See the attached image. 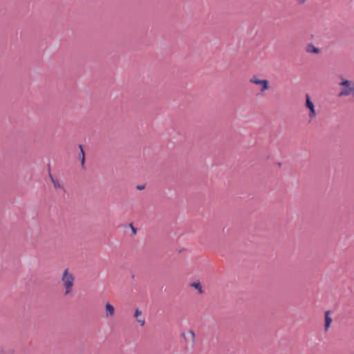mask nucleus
Listing matches in <instances>:
<instances>
[{"label": "nucleus", "instance_id": "9d476101", "mask_svg": "<svg viewBox=\"0 0 354 354\" xmlns=\"http://www.w3.org/2000/svg\"><path fill=\"white\" fill-rule=\"evenodd\" d=\"M50 178H51V181L53 184V186L56 189L63 188L62 185H61V183L59 182L58 180L53 178L52 176H50Z\"/></svg>", "mask_w": 354, "mask_h": 354}, {"label": "nucleus", "instance_id": "7ed1b4c3", "mask_svg": "<svg viewBox=\"0 0 354 354\" xmlns=\"http://www.w3.org/2000/svg\"><path fill=\"white\" fill-rule=\"evenodd\" d=\"M306 102L305 107L308 110V118L311 121L317 116V111L315 109V105L314 102L311 100V97L308 94L305 95Z\"/></svg>", "mask_w": 354, "mask_h": 354}, {"label": "nucleus", "instance_id": "4468645a", "mask_svg": "<svg viewBox=\"0 0 354 354\" xmlns=\"http://www.w3.org/2000/svg\"><path fill=\"white\" fill-rule=\"evenodd\" d=\"M144 188H145V187H144V186H138V187H137V189H139V190H142V189H143Z\"/></svg>", "mask_w": 354, "mask_h": 354}, {"label": "nucleus", "instance_id": "ddd939ff", "mask_svg": "<svg viewBox=\"0 0 354 354\" xmlns=\"http://www.w3.org/2000/svg\"><path fill=\"white\" fill-rule=\"evenodd\" d=\"M131 228H132V232H133V234H136V229L133 227V226L132 225V224L131 225Z\"/></svg>", "mask_w": 354, "mask_h": 354}, {"label": "nucleus", "instance_id": "f257e3e1", "mask_svg": "<svg viewBox=\"0 0 354 354\" xmlns=\"http://www.w3.org/2000/svg\"><path fill=\"white\" fill-rule=\"evenodd\" d=\"M61 282L64 288V295H70L73 289L75 283V277L68 269H65L62 273Z\"/></svg>", "mask_w": 354, "mask_h": 354}, {"label": "nucleus", "instance_id": "39448f33", "mask_svg": "<svg viewBox=\"0 0 354 354\" xmlns=\"http://www.w3.org/2000/svg\"><path fill=\"white\" fill-rule=\"evenodd\" d=\"M134 318L136 319L138 323L140 326H143L145 324V319L142 317V311L137 308L136 309L134 314H133Z\"/></svg>", "mask_w": 354, "mask_h": 354}, {"label": "nucleus", "instance_id": "9b49d317", "mask_svg": "<svg viewBox=\"0 0 354 354\" xmlns=\"http://www.w3.org/2000/svg\"><path fill=\"white\" fill-rule=\"evenodd\" d=\"M80 151H81V153H82V163L84 164V160H85V157H84V150H83V148L80 145Z\"/></svg>", "mask_w": 354, "mask_h": 354}, {"label": "nucleus", "instance_id": "20e7f679", "mask_svg": "<svg viewBox=\"0 0 354 354\" xmlns=\"http://www.w3.org/2000/svg\"><path fill=\"white\" fill-rule=\"evenodd\" d=\"M251 84L259 86L261 93H264L270 88L269 82L266 79H261L257 75H253L249 80Z\"/></svg>", "mask_w": 354, "mask_h": 354}, {"label": "nucleus", "instance_id": "1a4fd4ad", "mask_svg": "<svg viewBox=\"0 0 354 354\" xmlns=\"http://www.w3.org/2000/svg\"><path fill=\"white\" fill-rule=\"evenodd\" d=\"M189 286L194 288L199 294L203 293V290L200 282H192Z\"/></svg>", "mask_w": 354, "mask_h": 354}, {"label": "nucleus", "instance_id": "f03ea898", "mask_svg": "<svg viewBox=\"0 0 354 354\" xmlns=\"http://www.w3.org/2000/svg\"><path fill=\"white\" fill-rule=\"evenodd\" d=\"M181 336L183 338V349L186 352L192 351L195 346L196 335L192 330H189L186 332H183Z\"/></svg>", "mask_w": 354, "mask_h": 354}, {"label": "nucleus", "instance_id": "f8f14e48", "mask_svg": "<svg viewBox=\"0 0 354 354\" xmlns=\"http://www.w3.org/2000/svg\"><path fill=\"white\" fill-rule=\"evenodd\" d=\"M308 0H295L298 5H304L307 2Z\"/></svg>", "mask_w": 354, "mask_h": 354}, {"label": "nucleus", "instance_id": "2eb2a0df", "mask_svg": "<svg viewBox=\"0 0 354 354\" xmlns=\"http://www.w3.org/2000/svg\"><path fill=\"white\" fill-rule=\"evenodd\" d=\"M8 353V354H12L13 353L12 350H9Z\"/></svg>", "mask_w": 354, "mask_h": 354}, {"label": "nucleus", "instance_id": "423d86ee", "mask_svg": "<svg viewBox=\"0 0 354 354\" xmlns=\"http://www.w3.org/2000/svg\"><path fill=\"white\" fill-rule=\"evenodd\" d=\"M105 308V315L106 317H111L115 315V308L110 303H106L104 306Z\"/></svg>", "mask_w": 354, "mask_h": 354}, {"label": "nucleus", "instance_id": "6e6552de", "mask_svg": "<svg viewBox=\"0 0 354 354\" xmlns=\"http://www.w3.org/2000/svg\"><path fill=\"white\" fill-rule=\"evenodd\" d=\"M329 311L325 313V330H328L332 322V318L329 316Z\"/></svg>", "mask_w": 354, "mask_h": 354}, {"label": "nucleus", "instance_id": "0eeeda50", "mask_svg": "<svg viewBox=\"0 0 354 354\" xmlns=\"http://www.w3.org/2000/svg\"><path fill=\"white\" fill-rule=\"evenodd\" d=\"M305 50L308 53L319 54L320 53V50L313 44H307L305 47Z\"/></svg>", "mask_w": 354, "mask_h": 354}]
</instances>
